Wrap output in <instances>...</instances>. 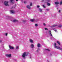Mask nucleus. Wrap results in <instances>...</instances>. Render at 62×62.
I'll return each mask as SVG.
<instances>
[{
	"label": "nucleus",
	"instance_id": "nucleus-1",
	"mask_svg": "<svg viewBox=\"0 0 62 62\" xmlns=\"http://www.w3.org/2000/svg\"><path fill=\"white\" fill-rule=\"evenodd\" d=\"M28 53L24 52L22 54V57L25 59V56H27V55H28Z\"/></svg>",
	"mask_w": 62,
	"mask_h": 62
},
{
	"label": "nucleus",
	"instance_id": "nucleus-2",
	"mask_svg": "<svg viewBox=\"0 0 62 62\" xmlns=\"http://www.w3.org/2000/svg\"><path fill=\"white\" fill-rule=\"evenodd\" d=\"M8 1H5L4 3V4L5 6H8Z\"/></svg>",
	"mask_w": 62,
	"mask_h": 62
},
{
	"label": "nucleus",
	"instance_id": "nucleus-3",
	"mask_svg": "<svg viewBox=\"0 0 62 62\" xmlns=\"http://www.w3.org/2000/svg\"><path fill=\"white\" fill-rule=\"evenodd\" d=\"M6 56L7 57H10L11 56V55L10 54H7L6 55Z\"/></svg>",
	"mask_w": 62,
	"mask_h": 62
},
{
	"label": "nucleus",
	"instance_id": "nucleus-4",
	"mask_svg": "<svg viewBox=\"0 0 62 62\" xmlns=\"http://www.w3.org/2000/svg\"><path fill=\"white\" fill-rule=\"evenodd\" d=\"M49 33L50 36H51L52 37H53V36H52V34H51V31H49Z\"/></svg>",
	"mask_w": 62,
	"mask_h": 62
},
{
	"label": "nucleus",
	"instance_id": "nucleus-5",
	"mask_svg": "<svg viewBox=\"0 0 62 62\" xmlns=\"http://www.w3.org/2000/svg\"><path fill=\"white\" fill-rule=\"evenodd\" d=\"M26 8L29 9H30L31 8V7H30V6L28 5H27L26 6Z\"/></svg>",
	"mask_w": 62,
	"mask_h": 62
},
{
	"label": "nucleus",
	"instance_id": "nucleus-6",
	"mask_svg": "<svg viewBox=\"0 0 62 62\" xmlns=\"http://www.w3.org/2000/svg\"><path fill=\"white\" fill-rule=\"evenodd\" d=\"M31 47L32 48H34V45L33 44H31Z\"/></svg>",
	"mask_w": 62,
	"mask_h": 62
},
{
	"label": "nucleus",
	"instance_id": "nucleus-7",
	"mask_svg": "<svg viewBox=\"0 0 62 62\" xmlns=\"http://www.w3.org/2000/svg\"><path fill=\"white\" fill-rule=\"evenodd\" d=\"M9 48L10 49H14V47L12 46H9Z\"/></svg>",
	"mask_w": 62,
	"mask_h": 62
},
{
	"label": "nucleus",
	"instance_id": "nucleus-8",
	"mask_svg": "<svg viewBox=\"0 0 62 62\" xmlns=\"http://www.w3.org/2000/svg\"><path fill=\"white\" fill-rule=\"evenodd\" d=\"M29 41L31 43H33V40H32V39H30Z\"/></svg>",
	"mask_w": 62,
	"mask_h": 62
},
{
	"label": "nucleus",
	"instance_id": "nucleus-9",
	"mask_svg": "<svg viewBox=\"0 0 62 62\" xmlns=\"http://www.w3.org/2000/svg\"><path fill=\"white\" fill-rule=\"evenodd\" d=\"M10 12L11 13H13L14 14V13H15V12H14V11H13L12 10H11L10 11Z\"/></svg>",
	"mask_w": 62,
	"mask_h": 62
},
{
	"label": "nucleus",
	"instance_id": "nucleus-10",
	"mask_svg": "<svg viewBox=\"0 0 62 62\" xmlns=\"http://www.w3.org/2000/svg\"><path fill=\"white\" fill-rule=\"evenodd\" d=\"M13 22H18V21L16 20H14L13 21Z\"/></svg>",
	"mask_w": 62,
	"mask_h": 62
},
{
	"label": "nucleus",
	"instance_id": "nucleus-11",
	"mask_svg": "<svg viewBox=\"0 0 62 62\" xmlns=\"http://www.w3.org/2000/svg\"><path fill=\"white\" fill-rule=\"evenodd\" d=\"M55 5H58V4H59V2H55Z\"/></svg>",
	"mask_w": 62,
	"mask_h": 62
},
{
	"label": "nucleus",
	"instance_id": "nucleus-12",
	"mask_svg": "<svg viewBox=\"0 0 62 62\" xmlns=\"http://www.w3.org/2000/svg\"><path fill=\"white\" fill-rule=\"evenodd\" d=\"M37 47H40V44L39 43L38 44H37Z\"/></svg>",
	"mask_w": 62,
	"mask_h": 62
},
{
	"label": "nucleus",
	"instance_id": "nucleus-13",
	"mask_svg": "<svg viewBox=\"0 0 62 62\" xmlns=\"http://www.w3.org/2000/svg\"><path fill=\"white\" fill-rule=\"evenodd\" d=\"M11 1V3H13L14 2V0H10Z\"/></svg>",
	"mask_w": 62,
	"mask_h": 62
},
{
	"label": "nucleus",
	"instance_id": "nucleus-14",
	"mask_svg": "<svg viewBox=\"0 0 62 62\" xmlns=\"http://www.w3.org/2000/svg\"><path fill=\"white\" fill-rule=\"evenodd\" d=\"M34 21H35V19H31L30 20V21L31 22H34Z\"/></svg>",
	"mask_w": 62,
	"mask_h": 62
},
{
	"label": "nucleus",
	"instance_id": "nucleus-15",
	"mask_svg": "<svg viewBox=\"0 0 62 62\" xmlns=\"http://www.w3.org/2000/svg\"><path fill=\"white\" fill-rule=\"evenodd\" d=\"M39 10L40 12H41L42 11V9H41V8H39Z\"/></svg>",
	"mask_w": 62,
	"mask_h": 62
},
{
	"label": "nucleus",
	"instance_id": "nucleus-16",
	"mask_svg": "<svg viewBox=\"0 0 62 62\" xmlns=\"http://www.w3.org/2000/svg\"><path fill=\"white\" fill-rule=\"evenodd\" d=\"M57 43L59 44V45H60V42H59V41H57Z\"/></svg>",
	"mask_w": 62,
	"mask_h": 62
},
{
	"label": "nucleus",
	"instance_id": "nucleus-17",
	"mask_svg": "<svg viewBox=\"0 0 62 62\" xmlns=\"http://www.w3.org/2000/svg\"><path fill=\"white\" fill-rule=\"evenodd\" d=\"M56 26H57V25H54L52 26L51 27H55Z\"/></svg>",
	"mask_w": 62,
	"mask_h": 62
},
{
	"label": "nucleus",
	"instance_id": "nucleus-18",
	"mask_svg": "<svg viewBox=\"0 0 62 62\" xmlns=\"http://www.w3.org/2000/svg\"><path fill=\"white\" fill-rule=\"evenodd\" d=\"M6 18H7V19H8V18H9V17L8 16H6Z\"/></svg>",
	"mask_w": 62,
	"mask_h": 62
},
{
	"label": "nucleus",
	"instance_id": "nucleus-19",
	"mask_svg": "<svg viewBox=\"0 0 62 62\" xmlns=\"http://www.w3.org/2000/svg\"><path fill=\"white\" fill-rule=\"evenodd\" d=\"M42 7H43L44 8H46V7L43 5H42Z\"/></svg>",
	"mask_w": 62,
	"mask_h": 62
},
{
	"label": "nucleus",
	"instance_id": "nucleus-20",
	"mask_svg": "<svg viewBox=\"0 0 62 62\" xmlns=\"http://www.w3.org/2000/svg\"><path fill=\"white\" fill-rule=\"evenodd\" d=\"M62 25H59L58 26V27H62Z\"/></svg>",
	"mask_w": 62,
	"mask_h": 62
},
{
	"label": "nucleus",
	"instance_id": "nucleus-21",
	"mask_svg": "<svg viewBox=\"0 0 62 62\" xmlns=\"http://www.w3.org/2000/svg\"><path fill=\"white\" fill-rule=\"evenodd\" d=\"M53 29L55 31V32H56V31H56V30L55 29Z\"/></svg>",
	"mask_w": 62,
	"mask_h": 62
},
{
	"label": "nucleus",
	"instance_id": "nucleus-22",
	"mask_svg": "<svg viewBox=\"0 0 62 62\" xmlns=\"http://www.w3.org/2000/svg\"><path fill=\"white\" fill-rule=\"evenodd\" d=\"M32 6V3L31 2L30 4V6Z\"/></svg>",
	"mask_w": 62,
	"mask_h": 62
},
{
	"label": "nucleus",
	"instance_id": "nucleus-23",
	"mask_svg": "<svg viewBox=\"0 0 62 62\" xmlns=\"http://www.w3.org/2000/svg\"><path fill=\"white\" fill-rule=\"evenodd\" d=\"M35 25L36 27H37V26H38V25L37 24H35Z\"/></svg>",
	"mask_w": 62,
	"mask_h": 62
},
{
	"label": "nucleus",
	"instance_id": "nucleus-24",
	"mask_svg": "<svg viewBox=\"0 0 62 62\" xmlns=\"http://www.w3.org/2000/svg\"><path fill=\"white\" fill-rule=\"evenodd\" d=\"M47 6H50V4L48 3H47Z\"/></svg>",
	"mask_w": 62,
	"mask_h": 62
},
{
	"label": "nucleus",
	"instance_id": "nucleus-25",
	"mask_svg": "<svg viewBox=\"0 0 62 62\" xmlns=\"http://www.w3.org/2000/svg\"><path fill=\"white\" fill-rule=\"evenodd\" d=\"M16 49H19V46H17L16 47Z\"/></svg>",
	"mask_w": 62,
	"mask_h": 62
},
{
	"label": "nucleus",
	"instance_id": "nucleus-26",
	"mask_svg": "<svg viewBox=\"0 0 62 62\" xmlns=\"http://www.w3.org/2000/svg\"><path fill=\"white\" fill-rule=\"evenodd\" d=\"M40 7V6H39V5H37V7L38 8H39V7Z\"/></svg>",
	"mask_w": 62,
	"mask_h": 62
},
{
	"label": "nucleus",
	"instance_id": "nucleus-27",
	"mask_svg": "<svg viewBox=\"0 0 62 62\" xmlns=\"http://www.w3.org/2000/svg\"><path fill=\"white\" fill-rule=\"evenodd\" d=\"M46 10L47 11H49V10H50V9H46Z\"/></svg>",
	"mask_w": 62,
	"mask_h": 62
},
{
	"label": "nucleus",
	"instance_id": "nucleus-28",
	"mask_svg": "<svg viewBox=\"0 0 62 62\" xmlns=\"http://www.w3.org/2000/svg\"><path fill=\"white\" fill-rule=\"evenodd\" d=\"M62 1L60 2V5H62Z\"/></svg>",
	"mask_w": 62,
	"mask_h": 62
},
{
	"label": "nucleus",
	"instance_id": "nucleus-29",
	"mask_svg": "<svg viewBox=\"0 0 62 62\" xmlns=\"http://www.w3.org/2000/svg\"><path fill=\"white\" fill-rule=\"evenodd\" d=\"M46 50L47 51H50V50L48 49H46Z\"/></svg>",
	"mask_w": 62,
	"mask_h": 62
},
{
	"label": "nucleus",
	"instance_id": "nucleus-30",
	"mask_svg": "<svg viewBox=\"0 0 62 62\" xmlns=\"http://www.w3.org/2000/svg\"><path fill=\"white\" fill-rule=\"evenodd\" d=\"M45 29L46 30H48V29L46 28H45Z\"/></svg>",
	"mask_w": 62,
	"mask_h": 62
},
{
	"label": "nucleus",
	"instance_id": "nucleus-31",
	"mask_svg": "<svg viewBox=\"0 0 62 62\" xmlns=\"http://www.w3.org/2000/svg\"><path fill=\"white\" fill-rule=\"evenodd\" d=\"M24 4H26V3H27V2H26V1H24Z\"/></svg>",
	"mask_w": 62,
	"mask_h": 62
},
{
	"label": "nucleus",
	"instance_id": "nucleus-32",
	"mask_svg": "<svg viewBox=\"0 0 62 62\" xmlns=\"http://www.w3.org/2000/svg\"><path fill=\"white\" fill-rule=\"evenodd\" d=\"M8 35V33H6L5 34V35L6 36H7V35Z\"/></svg>",
	"mask_w": 62,
	"mask_h": 62
},
{
	"label": "nucleus",
	"instance_id": "nucleus-33",
	"mask_svg": "<svg viewBox=\"0 0 62 62\" xmlns=\"http://www.w3.org/2000/svg\"><path fill=\"white\" fill-rule=\"evenodd\" d=\"M43 25H44V26H45V25H46V24H45V23H44L43 24Z\"/></svg>",
	"mask_w": 62,
	"mask_h": 62
},
{
	"label": "nucleus",
	"instance_id": "nucleus-34",
	"mask_svg": "<svg viewBox=\"0 0 62 62\" xmlns=\"http://www.w3.org/2000/svg\"><path fill=\"white\" fill-rule=\"evenodd\" d=\"M23 22H25V21H25V20H23Z\"/></svg>",
	"mask_w": 62,
	"mask_h": 62
},
{
	"label": "nucleus",
	"instance_id": "nucleus-35",
	"mask_svg": "<svg viewBox=\"0 0 62 62\" xmlns=\"http://www.w3.org/2000/svg\"><path fill=\"white\" fill-rule=\"evenodd\" d=\"M59 13H60V10H59Z\"/></svg>",
	"mask_w": 62,
	"mask_h": 62
},
{
	"label": "nucleus",
	"instance_id": "nucleus-36",
	"mask_svg": "<svg viewBox=\"0 0 62 62\" xmlns=\"http://www.w3.org/2000/svg\"><path fill=\"white\" fill-rule=\"evenodd\" d=\"M2 40H0V42H2Z\"/></svg>",
	"mask_w": 62,
	"mask_h": 62
},
{
	"label": "nucleus",
	"instance_id": "nucleus-37",
	"mask_svg": "<svg viewBox=\"0 0 62 62\" xmlns=\"http://www.w3.org/2000/svg\"><path fill=\"white\" fill-rule=\"evenodd\" d=\"M44 0H43L42 1V2H43V1H44Z\"/></svg>",
	"mask_w": 62,
	"mask_h": 62
},
{
	"label": "nucleus",
	"instance_id": "nucleus-38",
	"mask_svg": "<svg viewBox=\"0 0 62 62\" xmlns=\"http://www.w3.org/2000/svg\"><path fill=\"white\" fill-rule=\"evenodd\" d=\"M18 1V0H16V1Z\"/></svg>",
	"mask_w": 62,
	"mask_h": 62
},
{
	"label": "nucleus",
	"instance_id": "nucleus-39",
	"mask_svg": "<svg viewBox=\"0 0 62 62\" xmlns=\"http://www.w3.org/2000/svg\"><path fill=\"white\" fill-rule=\"evenodd\" d=\"M30 58H31V56H30Z\"/></svg>",
	"mask_w": 62,
	"mask_h": 62
},
{
	"label": "nucleus",
	"instance_id": "nucleus-40",
	"mask_svg": "<svg viewBox=\"0 0 62 62\" xmlns=\"http://www.w3.org/2000/svg\"><path fill=\"white\" fill-rule=\"evenodd\" d=\"M58 6L56 5V7H57Z\"/></svg>",
	"mask_w": 62,
	"mask_h": 62
},
{
	"label": "nucleus",
	"instance_id": "nucleus-41",
	"mask_svg": "<svg viewBox=\"0 0 62 62\" xmlns=\"http://www.w3.org/2000/svg\"><path fill=\"white\" fill-rule=\"evenodd\" d=\"M15 60H16V59H15Z\"/></svg>",
	"mask_w": 62,
	"mask_h": 62
},
{
	"label": "nucleus",
	"instance_id": "nucleus-42",
	"mask_svg": "<svg viewBox=\"0 0 62 62\" xmlns=\"http://www.w3.org/2000/svg\"><path fill=\"white\" fill-rule=\"evenodd\" d=\"M47 62H48V60H47Z\"/></svg>",
	"mask_w": 62,
	"mask_h": 62
},
{
	"label": "nucleus",
	"instance_id": "nucleus-43",
	"mask_svg": "<svg viewBox=\"0 0 62 62\" xmlns=\"http://www.w3.org/2000/svg\"><path fill=\"white\" fill-rule=\"evenodd\" d=\"M38 50H39V49H38Z\"/></svg>",
	"mask_w": 62,
	"mask_h": 62
}]
</instances>
